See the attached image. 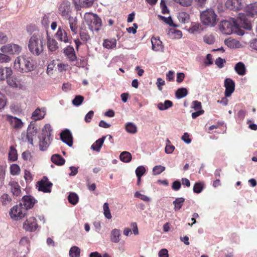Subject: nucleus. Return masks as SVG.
Listing matches in <instances>:
<instances>
[{
    "instance_id": "nucleus-1",
    "label": "nucleus",
    "mask_w": 257,
    "mask_h": 257,
    "mask_svg": "<svg viewBox=\"0 0 257 257\" xmlns=\"http://www.w3.org/2000/svg\"><path fill=\"white\" fill-rule=\"evenodd\" d=\"M28 46L31 54L37 56L40 55L45 47L43 34L38 31H34L29 40Z\"/></svg>"
},
{
    "instance_id": "nucleus-2",
    "label": "nucleus",
    "mask_w": 257,
    "mask_h": 257,
    "mask_svg": "<svg viewBox=\"0 0 257 257\" xmlns=\"http://www.w3.org/2000/svg\"><path fill=\"white\" fill-rule=\"evenodd\" d=\"M34 63L31 57L21 56L17 57L14 62V67L21 73H28L34 70Z\"/></svg>"
},
{
    "instance_id": "nucleus-3",
    "label": "nucleus",
    "mask_w": 257,
    "mask_h": 257,
    "mask_svg": "<svg viewBox=\"0 0 257 257\" xmlns=\"http://www.w3.org/2000/svg\"><path fill=\"white\" fill-rule=\"evenodd\" d=\"M52 129L49 124H46L42 131V134L39 137L40 150L42 151H46L51 144L52 138Z\"/></svg>"
},
{
    "instance_id": "nucleus-4",
    "label": "nucleus",
    "mask_w": 257,
    "mask_h": 257,
    "mask_svg": "<svg viewBox=\"0 0 257 257\" xmlns=\"http://www.w3.org/2000/svg\"><path fill=\"white\" fill-rule=\"evenodd\" d=\"M202 23L207 26L214 27L217 24V15L212 9H207L200 14Z\"/></svg>"
},
{
    "instance_id": "nucleus-5",
    "label": "nucleus",
    "mask_w": 257,
    "mask_h": 257,
    "mask_svg": "<svg viewBox=\"0 0 257 257\" xmlns=\"http://www.w3.org/2000/svg\"><path fill=\"white\" fill-rule=\"evenodd\" d=\"M84 19L91 31H98L101 26V20L97 15L92 13H86L84 15Z\"/></svg>"
},
{
    "instance_id": "nucleus-6",
    "label": "nucleus",
    "mask_w": 257,
    "mask_h": 257,
    "mask_svg": "<svg viewBox=\"0 0 257 257\" xmlns=\"http://www.w3.org/2000/svg\"><path fill=\"white\" fill-rule=\"evenodd\" d=\"M26 208L19 203L13 206L11 209L10 215L12 219L18 220L23 218L26 215Z\"/></svg>"
},
{
    "instance_id": "nucleus-7",
    "label": "nucleus",
    "mask_w": 257,
    "mask_h": 257,
    "mask_svg": "<svg viewBox=\"0 0 257 257\" xmlns=\"http://www.w3.org/2000/svg\"><path fill=\"white\" fill-rule=\"evenodd\" d=\"M72 8L70 2L64 0L58 7V13L64 19L71 17Z\"/></svg>"
},
{
    "instance_id": "nucleus-8",
    "label": "nucleus",
    "mask_w": 257,
    "mask_h": 257,
    "mask_svg": "<svg viewBox=\"0 0 257 257\" xmlns=\"http://www.w3.org/2000/svg\"><path fill=\"white\" fill-rule=\"evenodd\" d=\"M1 51L4 53L10 54H19L21 51V47L15 44H9L3 46L1 48Z\"/></svg>"
},
{
    "instance_id": "nucleus-9",
    "label": "nucleus",
    "mask_w": 257,
    "mask_h": 257,
    "mask_svg": "<svg viewBox=\"0 0 257 257\" xmlns=\"http://www.w3.org/2000/svg\"><path fill=\"white\" fill-rule=\"evenodd\" d=\"M53 184L48 181L46 177H44L43 179L37 183L38 190L44 192L50 193L51 191V187Z\"/></svg>"
},
{
    "instance_id": "nucleus-10",
    "label": "nucleus",
    "mask_w": 257,
    "mask_h": 257,
    "mask_svg": "<svg viewBox=\"0 0 257 257\" xmlns=\"http://www.w3.org/2000/svg\"><path fill=\"white\" fill-rule=\"evenodd\" d=\"M37 227L36 219L33 217L27 219L23 223V228L27 231L34 232Z\"/></svg>"
},
{
    "instance_id": "nucleus-11",
    "label": "nucleus",
    "mask_w": 257,
    "mask_h": 257,
    "mask_svg": "<svg viewBox=\"0 0 257 257\" xmlns=\"http://www.w3.org/2000/svg\"><path fill=\"white\" fill-rule=\"evenodd\" d=\"M224 87L225 88V96L229 97L234 91L235 83L231 79L227 78L224 80Z\"/></svg>"
},
{
    "instance_id": "nucleus-12",
    "label": "nucleus",
    "mask_w": 257,
    "mask_h": 257,
    "mask_svg": "<svg viewBox=\"0 0 257 257\" xmlns=\"http://www.w3.org/2000/svg\"><path fill=\"white\" fill-rule=\"evenodd\" d=\"M225 5L227 8L234 11H239L243 7L242 0H227Z\"/></svg>"
},
{
    "instance_id": "nucleus-13",
    "label": "nucleus",
    "mask_w": 257,
    "mask_h": 257,
    "mask_svg": "<svg viewBox=\"0 0 257 257\" xmlns=\"http://www.w3.org/2000/svg\"><path fill=\"white\" fill-rule=\"evenodd\" d=\"M20 203L26 208V210L27 211L28 209L31 208L34 206L35 200L31 196H25L22 198Z\"/></svg>"
},
{
    "instance_id": "nucleus-14",
    "label": "nucleus",
    "mask_w": 257,
    "mask_h": 257,
    "mask_svg": "<svg viewBox=\"0 0 257 257\" xmlns=\"http://www.w3.org/2000/svg\"><path fill=\"white\" fill-rule=\"evenodd\" d=\"M249 16L247 15V13H246V14L240 13L238 14L237 17L238 21H239L240 24L243 25V27L247 30L251 29L250 21L248 20L247 18Z\"/></svg>"
},
{
    "instance_id": "nucleus-15",
    "label": "nucleus",
    "mask_w": 257,
    "mask_h": 257,
    "mask_svg": "<svg viewBox=\"0 0 257 257\" xmlns=\"http://www.w3.org/2000/svg\"><path fill=\"white\" fill-rule=\"evenodd\" d=\"M61 140L68 146L71 147L73 145V139L70 132L66 130L63 131L60 134Z\"/></svg>"
},
{
    "instance_id": "nucleus-16",
    "label": "nucleus",
    "mask_w": 257,
    "mask_h": 257,
    "mask_svg": "<svg viewBox=\"0 0 257 257\" xmlns=\"http://www.w3.org/2000/svg\"><path fill=\"white\" fill-rule=\"evenodd\" d=\"M37 132V127L33 125H30L28 128L27 139L28 142L31 145H33V139L32 137L35 135Z\"/></svg>"
},
{
    "instance_id": "nucleus-17",
    "label": "nucleus",
    "mask_w": 257,
    "mask_h": 257,
    "mask_svg": "<svg viewBox=\"0 0 257 257\" xmlns=\"http://www.w3.org/2000/svg\"><path fill=\"white\" fill-rule=\"evenodd\" d=\"M221 28L222 29V31L224 33L230 35L233 31V27L229 22L227 21H222L221 24Z\"/></svg>"
},
{
    "instance_id": "nucleus-18",
    "label": "nucleus",
    "mask_w": 257,
    "mask_h": 257,
    "mask_svg": "<svg viewBox=\"0 0 257 257\" xmlns=\"http://www.w3.org/2000/svg\"><path fill=\"white\" fill-rule=\"evenodd\" d=\"M64 53L70 61H74L76 59V56L73 47L67 46L64 49Z\"/></svg>"
},
{
    "instance_id": "nucleus-19",
    "label": "nucleus",
    "mask_w": 257,
    "mask_h": 257,
    "mask_svg": "<svg viewBox=\"0 0 257 257\" xmlns=\"http://www.w3.org/2000/svg\"><path fill=\"white\" fill-rule=\"evenodd\" d=\"M46 113L45 108L41 109L37 108L32 113V118L35 120L41 119L43 118Z\"/></svg>"
},
{
    "instance_id": "nucleus-20",
    "label": "nucleus",
    "mask_w": 257,
    "mask_h": 257,
    "mask_svg": "<svg viewBox=\"0 0 257 257\" xmlns=\"http://www.w3.org/2000/svg\"><path fill=\"white\" fill-rule=\"evenodd\" d=\"M234 70L237 74L240 76L244 75L246 72V67L242 62H239L235 64Z\"/></svg>"
},
{
    "instance_id": "nucleus-21",
    "label": "nucleus",
    "mask_w": 257,
    "mask_h": 257,
    "mask_svg": "<svg viewBox=\"0 0 257 257\" xmlns=\"http://www.w3.org/2000/svg\"><path fill=\"white\" fill-rule=\"evenodd\" d=\"M55 36L56 38L58 40L62 42H64L65 43L69 42V40L67 37V33L64 30H62L60 28H59Z\"/></svg>"
},
{
    "instance_id": "nucleus-22",
    "label": "nucleus",
    "mask_w": 257,
    "mask_h": 257,
    "mask_svg": "<svg viewBox=\"0 0 257 257\" xmlns=\"http://www.w3.org/2000/svg\"><path fill=\"white\" fill-rule=\"evenodd\" d=\"M204 30L203 26L199 23H192L188 29L189 33L191 34L200 33Z\"/></svg>"
},
{
    "instance_id": "nucleus-23",
    "label": "nucleus",
    "mask_w": 257,
    "mask_h": 257,
    "mask_svg": "<svg viewBox=\"0 0 257 257\" xmlns=\"http://www.w3.org/2000/svg\"><path fill=\"white\" fill-rule=\"evenodd\" d=\"M120 230L113 229L111 231L110 240L112 242L118 243L120 241Z\"/></svg>"
},
{
    "instance_id": "nucleus-24",
    "label": "nucleus",
    "mask_w": 257,
    "mask_h": 257,
    "mask_svg": "<svg viewBox=\"0 0 257 257\" xmlns=\"http://www.w3.org/2000/svg\"><path fill=\"white\" fill-rule=\"evenodd\" d=\"M47 47L48 50L51 52H54L58 49V43L57 41L48 36L47 38Z\"/></svg>"
},
{
    "instance_id": "nucleus-25",
    "label": "nucleus",
    "mask_w": 257,
    "mask_h": 257,
    "mask_svg": "<svg viewBox=\"0 0 257 257\" xmlns=\"http://www.w3.org/2000/svg\"><path fill=\"white\" fill-rule=\"evenodd\" d=\"M68 20L70 28L74 34L77 33V20L76 17H70L67 19Z\"/></svg>"
},
{
    "instance_id": "nucleus-26",
    "label": "nucleus",
    "mask_w": 257,
    "mask_h": 257,
    "mask_svg": "<svg viewBox=\"0 0 257 257\" xmlns=\"http://www.w3.org/2000/svg\"><path fill=\"white\" fill-rule=\"evenodd\" d=\"M94 0H79L78 4L77 5V3L75 2L76 8L77 10H79L80 8H89L91 7L94 3Z\"/></svg>"
},
{
    "instance_id": "nucleus-27",
    "label": "nucleus",
    "mask_w": 257,
    "mask_h": 257,
    "mask_svg": "<svg viewBox=\"0 0 257 257\" xmlns=\"http://www.w3.org/2000/svg\"><path fill=\"white\" fill-rule=\"evenodd\" d=\"M106 137H102L101 138L97 140L91 147V149L96 152H99L100 148L102 146L104 141Z\"/></svg>"
},
{
    "instance_id": "nucleus-28",
    "label": "nucleus",
    "mask_w": 257,
    "mask_h": 257,
    "mask_svg": "<svg viewBox=\"0 0 257 257\" xmlns=\"http://www.w3.org/2000/svg\"><path fill=\"white\" fill-rule=\"evenodd\" d=\"M246 12L247 13V15L252 17L257 15V4H252L248 5L246 7Z\"/></svg>"
},
{
    "instance_id": "nucleus-29",
    "label": "nucleus",
    "mask_w": 257,
    "mask_h": 257,
    "mask_svg": "<svg viewBox=\"0 0 257 257\" xmlns=\"http://www.w3.org/2000/svg\"><path fill=\"white\" fill-rule=\"evenodd\" d=\"M51 161L57 165H63L65 162V159L58 154H54L51 157Z\"/></svg>"
},
{
    "instance_id": "nucleus-30",
    "label": "nucleus",
    "mask_w": 257,
    "mask_h": 257,
    "mask_svg": "<svg viewBox=\"0 0 257 257\" xmlns=\"http://www.w3.org/2000/svg\"><path fill=\"white\" fill-rule=\"evenodd\" d=\"M151 43L152 44V49L157 51L162 49V42L159 39L152 38L151 39Z\"/></svg>"
},
{
    "instance_id": "nucleus-31",
    "label": "nucleus",
    "mask_w": 257,
    "mask_h": 257,
    "mask_svg": "<svg viewBox=\"0 0 257 257\" xmlns=\"http://www.w3.org/2000/svg\"><path fill=\"white\" fill-rule=\"evenodd\" d=\"M177 17L179 22L183 24L188 23L190 20L189 14L184 12L179 13Z\"/></svg>"
},
{
    "instance_id": "nucleus-32",
    "label": "nucleus",
    "mask_w": 257,
    "mask_h": 257,
    "mask_svg": "<svg viewBox=\"0 0 257 257\" xmlns=\"http://www.w3.org/2000/svg\"><path fill=\"white\" fill-rule=\"evenodd\" d=\"M116 41L115 39L111 40H105L103 43L104 47L107 49H113L116 47Z\"/></svg>"
},
{
    "instance_id": "nucleus-33",
    "label": "nucleus",
    "mask_w": 257,
    "mask_h": 257,
    "mask_svg": "<svg viewBox=\"0 0 257 257\" xmlns=\"http://www.w3.org/2000/svg\"><path fill=\"white\" fill-rule=\"evenodd\" d=\"M173 106V103L171 101L167 100L164 103L160 102L158 104V108L160 110H165Z\"/></svg>"
},
{
    "instance_id": "nucleus-34",
    "label": "nucleus",
    "mask_w": 257,
    "mask_h": 257,
    "mask_svg": "<svg viewBox=\"0 0 257 257\" xmlns=\"http://www.w3.org/2000/svg\"><path fill=\"white\" fill-rule=\"evenodd\" d=\"M225 43L228 47L231 48H237L240 46L239 41L235 39H227L225 41Z\"/></svg>"
},
{
    "instance_id": "nucleus-35",
    "label": "nucleus",
    "mask_w": 257,
    "mask_h": 257,
    "mask_svg": "<svg viewBox=\"0 0 257 257\" xmlns=\"http://www.w3.org/2000/svg\"><path fill=\"white\" fill-rule=\"evenodd\" d=\"M119 158L121 161L128 163L131 161L132 155L128 152L124 151L120 154Z\"/></svg>"
},
{
    "instance_id": "nucleus-36",
    "label": "nucleus",
    "mask_w": 257,
    "mask_h": 257,
    "mask_svg": "<svg viewBox=\"0 0 257 257\" xmlns=\"http://www.w3.org/2000/svg\"><path fill=\"white\" fill-rule=\"evenodd\" d=\"M11 123L12 126L16 128H20L23 126V122L22 120L17 117H12L11 119Z\"/></svg>"
},
{
    "instance_id": "nucleus-37",
    "label": "nucleus",
    "mask_w": 257,
    "mask_h": 257,
    "mask_svg": "<svg viewBox=\"0 0 257 257\" xmlns=\"http://www.w3.org/2000/svg\"><path fill=\"white\" fill-rule=\"evenodd\" d=\"M185 201L184 198H177L173 202L174 205V210L175 211L180 210L183 205Z\"/></svg>"
},
{
    "instance_id": "nucleus-38",
    "label": "nucleus",
    "mask_w": 257,
    "mask_h": 257,
    "mask_svg": "<svg viewBox=\"0 0 257 257\" xmlns=\"http://www.w3.org/2000/svg\"><path fill=\"white\" fill-rule=\"evenodd\" d=\"M68 200L69 203L74 205L78 203L79 197L76 193L71 192L68 196Z\"/></svg>"
},
{
    "instance_id": "nucleus-39",
    "label": "nucleus",
    "mask_w": 257,
    "mask_h": 257,
    "mask_svg": "<svg viewBox=\"0 0 257 257\" xmlns=\"http://www.w3.org/2000/svg\"><path fill=\"white\" fill-rule=\"evenodd\" d=\"M176 97L180 99L185 97L188 94V91L186 88L182 87L178 89L176 91Z\"/></svg>"
},
{
    "instance_id": "nucleus-40",
    "label": "nucleus",
    "mask_w": 257,
    "mask_h": 257,
    "mask_svg": "<svg viewBox=\"0 0 257 257\" xmlns=\"http://www.w3.org/2000/svg\"><path fill=\"white\" fill-rule=\"evenodd\" d=\"M12 192L14 195L18 196L21 193V189L19 185L16 182L11 183Z\"/></svg>"
},
{
    "instance_id": "nucleus-41",
    "label": "nucleus",
    "mask_w": 257,
    "mask_h": 257,
    "mask_svg": "<svg viewBox=\"0 0 257 257\" xmlns=\"http://www.w3.org/2000/svg\"><path fill=\"white\" fill-rule=\"evenodd\" d=\"M80 253V249L76 246L72 247L69 250V255L70 257H79Z\"/></svg>"
},
{
    "instance_id": "nucleus-42",
    "label": "nucleus",
    "mask_w": 257,
    "mask_h": 257,
    "mask_svg": "<svg viewBox=\"0 0 257 257\" xmlns=\"http://www.w3.org/2000/svg\"><path fill=\"white\" fill-rule=\"evenodd\" d=\"M9 157V159L13 161L17 160L18 158L17 150L13 146H11L10 148Z\"/></svg>"
},
{
    "instance_id": "nucleus-43",
    "label": "nucleus",
    "mask_w": 257,
    "mask_h": 257,
    "mask_svg": "<svg viewBox=\"0 0 257 257\" xmlns=\"http://www.w3.org/2000/svg\"><path fill=\"white\" fill-rule=\"evenodd\" d=\"M125 130L127 132L131 134H135L137 132V126L132 122H128L126 124Z\"/></svg>"
},
{
    "instance_id": "nucleus-44",
    "label": "nucleus",
    "mask_w": 257,
    "mask_h": 257,
    "mask_svg": "<svg viewBox=\"0 0 257 257\" xmlns=\"http://www.w3.org/2000/svg\"><path fill=\"white\" fill-rule=\"evenodd\" d=\"M11 201V198L7 194H4L0 197V202L3 205L9 204Z\"/></svg>"
},
{
    "instance_id": "nucleus-45",
    "label": "nucleus",
    "mask_w": 257,
    "mask_h": 257,
    "mask_svg": "<svg viewBox=\"0 0 257 257\" xmlns=\"http://www.w3.org/2000/svg\"><path fill=\"white\" fill-rule=\"evenodd\" d=\"M103 213L104 216L108 219L112 218V216L109 208L108 204L107 202L104 203L103 205Z\"/></svg>"
},
{
    "instance_id": "nucleus-46",
    "label": "nucleus",
    "mask_w": 257,
    "mask_h": 257,
    "mask_svg": "<svg viewBox=\"0 0 257 257\" xmlns=\"http://www.w3.org/2000/svg\"><path fill=\"white\" fill-rule=\"evenodd\" d=\"M165 170V167L161 165H157L153 168V175L156 176L160 174Z\"/></svg>"
},
{
    "instance_id": "nucleus-47",
    "label": "nucleus",
    "mask_w": 257,
    "mask_h": 257,
    "mask_svg": "<svg viewBox=\"0 0 257 257\" xmlns=\"http://www.w3.org/2000/svg\"><path fill=\"white\" fill-rule=\"evenodd\" d=\"M204 184L201 182L196 183L193 187V191L196 193H200L203 189Z\"/></svg>"
},
{
    "instance_id": "nucleus-48",
    "label": "nucleus",
    "mask_w": 257,
    "mask_h": 257,
    "mask_svg": "<svg viewBox=\"0 0 257 257\" xmlns=\"http://www.w3.org/2000/svg\"><path fill=\"white\" fill-rule=\"evenodd\" d=\"M84 97L81 95H77L72 100V104L75 106H79L82 103Z\"/></svg>"
},
{
    "instance_id": "nucleus-49",
    "label": "nucleus",
    "mask_w": 257,
    "mask_h": 257,
    "mask_svg": "<svg viewBox=\"0 0 257 257\" xmlns=\"http://www.w3.org/2000/svg\"><path fill=\"white\" fill-rule=\"evenodd\" d=\"M20 244L24 247H26L28 250L29 249L30 246V240L27 237H23L20 241Z\"/></svg>"
},
{
    "instance_id": "nucleus-50",
    "label": "nucleus",
    "mask_w": 257,
    "mask_h": 257,
    "mask_svg": "<svg viewBox=\"0 0 257 257\" xmlns=\"http://www.w3.org/2000/svg\"><path fill=\"white\" fill-rule=\"evenodd\" d=\"M7 82L9 85L13 87H18L19 84L17 82V79L15 77H11L7 78Z\"/></svg>"
},
{
    "instance_id": "nucleus-51",
    "label": "nucleus",
    "mask_w": 257,
    "mask_h": 257,
    "mask_svg": "<svg viewBox=\"0 0 257 257\" xmlns=\"http://www.w3.org/2000/svg\"><path fill=\"white\" fill-rule=\"evenodd\" d=\"M204 42L207 44H212L214 42V39L212 35H205L203 37Z\"/></svg>"
},
{
    "instance_id": "nucleus-52",
    "label": "nucleus",
    "mask_w": 257,
    "mask_h": 257,
    "mask_svg": "<svg viewBox=\"0 0 257 257\" xmlns=\"http://www.w3.org/2000/svg\"><path fill=\"white\" fill-rule=\"evenodd\" d=\"M146 172V169L143 166H139L136 170V174L137 177H142Z\"/></svg>"
},
{
    "instance_id": "nucleus-53",
    "label": "nucleus",
    "mask_w": 257,
    "mask_h": 257,
    "mask_svg": "<svg viewBox=\"0 0 257 257\" xmlns=\"http://www.w3.org/2000/svg\"><path fill=\"white\" fill-rule=\"evenodd\" d=\"M10 169L11 174L14 175L18 174L20 171L19 166L16 164H13Z\"/></svg>"
},
{
    "instance_id": "nucleus-54",
    "label": "nucleus",
    "mask_w": 257,
    "mask_h": 257,
    "mask_svg": "<svg viewBox=\"0 0 257 257\" xmlns=\"http://www.w3.org/2000/svg\"><path fill=\"white\" fill-rule=\"evenodd\" d=\"M246 113V112L245 111L243 110H240L237 113L236 119L239 122L242 121L243 120Z\"/></svg>"
},
{
    "instance_id": "nucleus-55",
    "label": "nucleus",
    "mask_w": 257,
    "mask_h": 257,
    "mask_svg": "<svg viewBox=\"0 0 257 257\" xmlns=\"http://www.w3.org/2000/svg\"><path fill=\"white\" fill-rule=\"evenodd\" d=\"M8 41V37L6 33L0 32V44H3L7 43Z\"/></svg>"
},
{
    "instance_id": "nucleus-56",
    "label": "nucleus",
    "mask_w": 257,
    "mask_h": 257,
    "mask_svg": "<svg viewBox=\"0 0 257 257\" xmlns=\"http://www.w3.org/2000/svg\"><path fill=\"white\" fill-rule=\"evenodd\" d=\"M226 62L225 59L218 57L215 61V64L219 68H221L224 66V63Z\"/></svg>"
},
{
    "instance_id": "nucleus-57",
    "label": "nucleus",
    "mask_w": 257,
    "mask_h": 257,
    "mask_svg": "<svg viewBox=\"0 0 257 257\" xmlns=\"http://www.w3.org/2000/svg\"><path fill=\"white\" fill-rule=\"evenodd\" d=\"M10 57L4 54L0 53V63H6L10 61Z\"/></svg>"
},
{
    "instance_id": "nucleus-58",
    "label": "nucleus",
    "mask_w": 257,
    "mask_h": 257,
    "mask_svg": "<svg viewBox=\"0 0 257 257\" xmlns=\"http://www.w3.org/2000/svg\"><path fill=\"white\" fill-rule=\"evenodd\" d=\"M80 35L81 39L84 42L87 41L90 39L89 35L85 31H82L80 33Z\"/></svg>"
},
{
    "instance_id": "nucleus-59",
    "label": "nucleus",
    "mask_w": 257,
    "mask_h": 257,
    "mask_svg": "<svg viewBox=\"0 0 257 257\" xmlns=\"http://www.w3.org/2000/svg\"><path fill=\"white\" fill-rule=\"evenodd\" d=\"M165 84V82L164 80H163L161 78H158L157 80L156 85L158 88V89L160 91L162 90V86H163Z\"/></svg>"
},
{
    "instance_id": "nucleus-60",
    "label": "nucleus",
    "mask_w": 257,
    "mask_h": 257,
    "mask_svg": "<svg viewBox=\"0 0 257 257\" xmlns=\"http://www.w3.org/2000/svg\"><path fill=\"white\" fill-rule=\"evenodd\" d=\"M159 257H169L168 251L166 248L161 249L158 252Z\"/></svg>"
},
{
    "instance_id": "nucleus-61",
    "label": "nucleus",
    "mask_w": 257,
    "mask_h": 257,
    "mask_svg": "<svg viewBox=\"0 0 257 257\" xmlns=\"http://www.w3.org/2000/svg\"><path fill=\"white\" fill-rule=\"evenodd\" d=\"M192 107L194 108L195 110H201V103L200 102L198 101L195 100L192 102Z\"/></svg>"
},
{
    "instance_id": "nucleus-62",
    "label": "nucleus",
    "mask_w": 257,
    "mask_h": 257,
    "mask_svg": "<svg viewBox=\"0 0 257 257\" xmlns=\"http://www.w3.org/2000/svg\"><path fill=\"white\" fill-rule=\"evenodd\" d=\"M94 112L92 110L89 111L85 116V121L86 122H89L91 121V120L93 116Z\"/></svg>"
},
{
    "instance_id": "nucleus-63",
    "label": "nucleus",
    "mask_w": 257,
    "mask_h": 257,
    "mask_svg": "<svg viewBox=\"0 0 257 257\" xmlns=\"http://www.w3.org/2000/svg\"><path fill=\"white\" fill-rule=\"evenodd\" d=\"M175 149V147L172 145L166 144L165 151L167 154H171Z\"/></svg>"
},
{
    "instance_id": "nucleus-64",
    "label": "nucleus",
    "mask_w": 257,
    "mask_h": 257,
    "mask_svg": "<svg viewBox=\"0 0 257 257\" xmlns=\"http://www.w3.org/2000/svg\"><path fill=\"white\" fill-rule=\"evenodd\" d=\"M182 140L186 144H190L191 140L189 138V135L187 133H184L181 138Z\"/></svg>"
}]
</instances>
